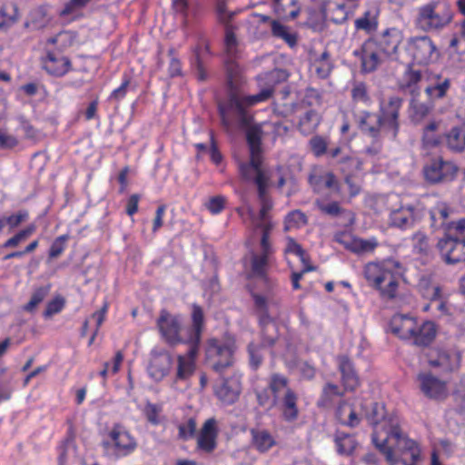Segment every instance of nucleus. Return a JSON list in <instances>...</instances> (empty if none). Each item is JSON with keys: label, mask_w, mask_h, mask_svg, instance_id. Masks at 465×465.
<instances>
[{"label": "nucleus", "mask_w": 465, "mask_h": 465, "mask_svg": "<svg viewBox=\"0 0 465 465\" xmlns=\"http://www.w3.org/2000/svg\"><path fill=\"white\" fill-rule=\"evenodd\" d=\"M372 442L385 456L389 465H419L421 460V448L419 442L401 432L399 426L392 427L384 438L374 431Z\"/></svg>", "instance_id": "nucleus-1"}, {"label": "nucleus", "mask_w": 465, "mask_h": 465, "mask_svg": "<svg viewBox=\"0 0 465 465\" xmlns=\"http://www.w3.org/2000/svg\"><path fill=\"white\" fill-rule=\"evenodd\" d=\"M363 273L369 286L378 291L381 299L391 301L397 297L401 274L399 262L389 259L380 262H368Z\"/></svg>", "instance_id": "nucleus-2"}, {"label": "nucleus", "mask_w": 465, "mask_h": 465, "mask_svg": "<svg viewBox=\"0 0 465 465\" xmlns=\"http://www.w3.org/2000/svg\"><path fill=\"white\" fill-rule=\"evenodd\" d=\"M192 318L193 327L186 338L180 334L182 331V318L180 315H173L166 311H162L157 325L163 338L170 344L179 342L199 343L203 322V312L200 306L193 305Z\"/></svg>", "instance_id": "nucleus-3"}, {"label": "nucleus", "mask_w": 465, "mask_h": 465, "mask_svg": "<svg viewBox=\"0 0 465 465\" xmlns=\"http://www.w3.org/2000/svg\"><path fill=\"white\" fill-rule=\"evenodd\" d=\"M273 92V86L269 85L261 90L260 93L252 95L240 96L236 94H231L227 105H219L223 124L229 127L232 124L230 116H233L240 125H249L252 116L248 114L247 108L269 100L272 96Z\"/></svg>", "instance_id": "nucleus-4"}, {"label": "nucleus", "mask_w": 465, "mask_h": 465, "mask_svg": "<svg viewBox=\"0 0 465 465\" xmlns=\"http://www.w3.org/2000/svg\"><path fill=\"white\" fill-rule=\"evenodd\" d=\"M268 388L273 396V401L279 402L282 420L286 422L297 420L300 415L299 395L290 387L289 378L282 373L273 372L269 376Z\"/></svg>", "instance_id": "nucleus-5"}, {"label": "nucleus", "mask_w": 465, "mask_h": 465, "mask_svg": "<svg viewBox=\"0 0 465 465\" xmlns=\"http://www.w3.org/2000/svg\"><path fill=\"white\" fill-rule=\"evenodd\" d=\"M453 13L446 0H431L416 10L415 26L422 32H439L450 24Z\"/></svg>", "instance_id": "nucleus-6"}, {"label": "nucleus", "mask_w": 465, "mask_h": 465, "mask_svg": "<svg viewBox=\"0 0 465 465\" xmlns=\"http://www.w3.org/2000/svg\"><path fill=\"white\" fill-rule=\"evenodd\" d=\"M441 259L448 264L465 262V220L451 223L437 242Z\"/></svg>", "instance_id": "nucleus-7"}, {"label": "nucleus", "mask_w": 465, "mask_h": 465, "mask_svg": "<svg viewBox=\"0 0 465 465\" xmlns=\"http://www.w3.org/2000/svg\"><path fill=\"white\" fill-rule=\"evenodd\" d=\"M247 289L253 300L255 312L258 316L262 339L260 344L264 348H272L279 338V328L269 313L268 300L255 291L252 282L248 283Z\"/></svg>", "instance_id": "nucleus-8"}, {"label": "nucleus", "mask_w": 465, "mask_h": 465, "mask_svg": "<svg viewBox=\"0 0 465 465\" xmlns=\"http://www.w3.org/2000/svg\"><path fill=\"white\" fill-rule=\"evenodd\" d=\"M356 124L360 132L372 140V144L365 149L366 153L377 155L381 150V139L387 137L378 114L366 110L361 111L356 116Z\"/></svg>", "instance_id": "nucleus-9"}, {"label": "nucleus", "mask_w": 465, "mask_h": 465, "mask_svg": "<svg viewBox=\"0 0 465 465\" xmlns=\"http://www.w3.org/2000/svg\"><path fill=\"white\" fill-rule=\"evenodd\" d=\"M219 375L212 386L213 395L223 405L231 406L238 401L242 394V374L233 372L228 377L223 376V373Z\"/></svg>", "instance_id": "nucleus-10"}, {"label": "nucleus", "mask_w": 465, "mask_h": 465, "mask_svg": "<svg viewBox=\"0 0 465 465\" xmlns=\"http://www.w3.org/2000/svg\"><path fill=\"white\" fill-rule=\"evenodd\" d=\"M234 351V341L219 343L215 339H212L208 341L205 361L216 373L223 374L227 368L232 366Z\"/></svg>", "instance_id": "nucleus-11"}, {"label": "nucleus", "mask_w": 465, "mask_h": 465, "mask_svg": "<svg viewBox=\"0 0 465 465\" xmlns=\"http://www.w3.org/2000/svg\"><path fill=\"white\" fill-rule=\"evenodd\" d=\"M403 104V99L392 95L387 101L380 103L377 114L385 129V135L390 139H395L400 130V111Z\"/></svg>", "instance_id": "nucleus-12"}, {"label": "nucleus", "mask_w": 465, "mask_h": 465, "mask_svg": "<svg viewBox=\"0 0 465 465\" xmlns=\"http://www.w3.org/2000/svg\"><path fill=\"white\" fill-rule=\"evenodd\" d=\"M407 51L418 64H430L439 57L437 46L428 35L411 37L407 43Z\"/></svg>", "instance_id": "nucleus-13"}, {"label": "nucleus", "mask_w": 465, "mask_h": 465, "mask_svg": "<svg viewBox=\"0 0 465 465\" xmlns=\"http://www.w3.org/2000/svg\"><path fill=\"white\" fill-rule=\"evenodd\" d=\"M352 54L361 62V70L364 74L376 71L380 64L387 59L377 47L376 42L370 37L359 48L355 49Z\"/></svg>", "instance_id": "nucleus-14"}, {"label": "nucleus", "mask_w": 465, "mask_h": 465, "mask_svg": "<svg viewBox=\"0 0 465 465\" xmlns=\"http://www.w3.org/2000/svg\"><path fill=\"white\" fill-rule=\"evenodd\" d=\"M105 445L112 448L117 456L123 457L136 449V440L122 425H114L108 432Z\"/></svg>", "instance_id": "nucleus-15"}, {"label": "nucleus", "mask_w": 465, "mask_h": 465, "mask_svg": "<svg viewBox=\"0 0 465 465\" xmlns=\"http://www.w3.org/2000/svg\"><path fill=\"white\" fill-rule=\"evenodd\" d=\"M424 215L421 203L401 205L390 213V225L401 230H407L414 226Z\"/></svg>", "instance_id": "nucleus-16"}, {"label": "nucleus", "mask_w": 465, "mask_h": 465, "mask_svg": "<svg viewBox=\"0 0 465 465\" xmlns=\"http://www.w3.org/2000/svg\"><path fill=\"white\" fill-rule=\"evenodd\" d=\"M458 172L457 166L441 157L432 159L423 168L425 179L430 183L449 182L455 178Z\"/></svg>", "instance_id": "nucleus-17"}, {"label": "nucleus", "mask_w": 465, "mask_h": 465, "mask_svg": "<svg viewBox=\"0 0 465 465\" xmlns=\"http://www.w3.org/2000/svg\"><path fill=\"white\" fill-rule=\"evenodd\" d=\"M273 257L253 252L250 258V268L247 272V280H259L267 290L273 288L274 282L269 276Z\"/></svg>", "instance_id": "nucleus-18"}, {"label": "nucleus", "mask_w": 465, "mask_h": 465, "mask_svg": "<svg viewBox=\"0 0 465 465\" xmlns=\"http://www.w3.org/2000/svg\"><path fill=\"white\" fill-rule=\"evenodd\" d=\"M262 157L250 155L248 163L239 164V172L242 180L253 182L257 192L262 194L263 187H268L269 177L262 169Z\"/></svg>", "instance_id": "nucleus-19"}, {"label": "nucleus", "mask_w": 465, "mask_h": 465, "mask_svg": "<svg viewBox=\"0 0 465 465\" xmlns=\"http://www.w3.org/2000/svg\"><path fill=\"white\" fill-rule=\"evenodd\" d=\"M333 239L346 250L358 255L372 252L379 245L377 239L374 237L362 239L348 232H338L334 234Z\"/></svg>", "instance_id": "nucleus-20"}, {"label": "nucleus", "mask_w": 465, "mask_h": 465, "mask_svg": "<svg viewBox=\"0 0 465 465\" xmlns=\"http://www.w3.org/2000/svg\"><path fill=\"white\" fill-rule=\"evenodd\" d=\"M422 78V72L415 69L412 64H408L402 74L397 78V88L403 94L417 98L420 94Z\"/></svg>", "instance_id": "nucleus-21"}, {"label": "nucleus", "mask_w": 465, "mask_h": 465, "mask_svg": "<svg viewBox=\"0 0 465 465\" xmlns=\"http://www.w3.org/2000/svg\"><path fill=\"white\" fill-rule=\"evenodd\" d=\"M370 38L376 42L377 47L388 59L397 54L399 46L403 40V34L396 27H390L380 35L370 36Z\"/></svg>", "instance_id": "nucleus-22"}, {"label": "nucleus", "mask_w": 465, "mask_h": 465, "mask_svg": "<svg viewBox=\"0 0 465 465\" xmlns=\"http://www.w3.org/2000/svg\"><path fill=\"white\" fill-rule=\"evenodd\" d=\"M337 363L342 388L346 391H355L360 387L361 381L352 361L347 355H340L337 357Z\"/></svg>", "instance_id": "nucleus-23"}, {"label": "nucleus", "mask_w": 465, "mask_h": 465, "mask_svg": "<svg viewBox=\"0 0 465 465\" xmlns=\"http://www.w3.org/2000/svg\"><path fill=\"white\" fill-rule=\"evenodd\" d=\"M417 318L410 314H394L389 323L392 334L401 340L411 341L417 329Z\"/></svg>", "instance_id": "nucleus-24"}, {"label": "nucleus", "mask_w": 465, "mask_h": 465, "mask_svg": "<svg viewBox=\"0 0 465 465\" xmlns=\"http://www.w3.org/2000/svg\"><path fill=\"white\" fill-rule=\"evenodd\" d=\"M341 171L345 174L344 182L348 186L350 198L357 196L361 193V184L349 173L351 168L361 170V162L353 156L344 155L338 160Z\"/></svg>", "instance_id": "nucleus-25"}, {"label": "nucleus", "mask_w": 465, "mask_h": 465, "mask_svg": "<svg viewBox=\"0 0 465 465\" xmlns=\"http://www.w3.org/2000/svg\"><path fill=\"white\" fill-rule=\"evenodd\" d=\"M418 380L420 390L426 397L440 400L447 395L446 384L430 373H420L418 375Z\"/></svg>", "instance_id": "nucleus-26"}, {"label": "nucleus", "mask_w": 465, "mask_h": 465, "mask_svg": "<svg viewBox=\"0 0 465 465\" xmlns=\"http://www.w3.org/2000/svg\"><path fill=\"white\" fill-rule=\"evenodd\" d=\"M308 183L315 193H320L324 189L340 191L339 182L331 172L313 171L308 176Z\"/></svg>", "instance_id": "nucleus-27"}, {"label": "nucleus", "mask_w": 465, "mask_h": 465, "mask_svg": "<svg viewBox=\"0 0 465 465\" xmlns=\"http://www.w3.org/2000/svg\"><path fill=\"white\" fill-rule=\"evenodd\" d=\"M320 11L335 25H342L349 18V11L345 3H333L331 0H323L320 5Z\"/></svg>", "instance_id": "nucleus-28"}, {"label": "nucleus", "mask_w": 465, "mask_h": 465, "mask_svg": "<svg viewBox=\"0 0 465 465\" xmlns=\"http://www.w3.org/2000/svg\"><path fill=\"white\" fill-rule=\"evenodd\" d=\"M440 122L430 121L422 129L420 139L421 148L431 151L439 148L444 143V136L439 133Z\"/></svg>", "instance_id": "nucleus-29"}, {"label": "nucleus", "mask_w": 465, "mask_h": 465, "mask_svg": "<svg viewBox=\"0 0 465 465\" xmlns=\"http://www.w3.org/2000/svg\"><path fill=\"white\" fill-rule=\"evenodd\" d=\"M334 415L340 424L350 428L357 427L361 420V417L356 412L353 405L345 400L339 401Z\"/></svg>", "instance_id": "nucleus-30"}, {"label": "nucleus", "mask_w": 465, "mask_h": 465, "mask_svg": "<svg viewBox=\"0 0 465 465\" xmlns=\"http://www.w3.org/2000/svg\"><path fill=\"white\" fill-rule=\"evenodd\" d=\"M171 358L167 353L153 352L148 366V374L155 381H160L167 374Z\"/></svg>", "instance_id": "nucleus-31"}, {"label": "nucleus", "mask_w": 465, "mask_h": 465, "mask_svg": "<svg viewBox=\"0 0 465 465\" xmlns=\"http://www.w3.org/2000/svg\"><path fill=\"white\" fill-rule=\"evenodd\" d=\"M379 28V10L371 8L365 10L361 16L354 20V29L372 35Z\"/></svg>", "instance_id": "nucleus-32"}, {"label": "nucleus", "mask_w": 465, "mask_h": 465, "mask_svg": "<svg viewBox=\"0 0 465 465\" xmlns=\"http://www.w3.org/2000/svg\"><path fill=\"white\" fill-rule=\"evenodd\" d=\"M437 335V325L431 321H425L421 324L417 322V329L411 341L420 347H427L433 342Z\"/></svg>", "instance_id": "nucleus-33"}, {"label": "nucleus", "mask_w": 465, "mask_h": 465, "mask_svg": "<svg viewBox=\"0 0 465 465\" xmlns=\"http://www.w3.org/2000/svg\"><path fill=\"white\" fill-rule=\"evenodd\" d=\"M43 67L49 74L60 77L70 71L71 62L66 56H57L48 53L43 61Z\"/></svg>", "instance_id": "nucleus-34"}, {"label": "nucleus", "mask_w": 465, "mask_h": 465, "mask_svg": "<svg viewBox=\"0 0 465 465\" xmlns=\"http://www.w3.org/2000/svg\"><path fill=\"white\" fill-rule=\"evenodd\" d=\"M460 353L457 351H449L446 350H438L436 358L430 355L429 360L432 367H440L445 371H453L460 366Z\"/></svg>", "instance_id": "nucleus-35"}, {"label": "nucleus", "mask_w": 465, "mask_h": 465, "mask_svg": "<svg viewBox=\"0 0 465 465\" xmlns=\"http://www.w3.org/2000/svg\"><path fill=\"white\" fill-rule=\"evenodd\" d=\"M346 391L341 389L337 384L327 382L323 385L317 406L322 409L333 407L336 399H342Z\"/></svg>", "instance_id": "nucleus-36"}, {"label": "nucleus", "mask_w": 465, "mask_h": 465, "mask_svg": "<svg viewBox=\"0 0 465 465\" xmlns=\"http://www.w3.org/2000/svg\"><path fill=\"white\" fill-rule=\"evenodd\" d=\"M433 81L425 88V94L430 101L444 98L450 89L451 80L438 74L433 76Z\"/></svg>", "instance_id": "nucleus-37"}, {"label": "nucleus", "mask_w": 465, "mask_h": 465, "mask_svg": "<svg viewBox=\"0 0 465 465\" xmlns=\"http://www.w3.org/2000/svg\"><path fill=\"white\" fill-rule=\"evenodd\" d=\"M252 444L260 453L269 451L276 445V440L267 430L251 429Z\"/></svg>", "instance_id": "nucleus-38"}, {"label": "nucleus", "mask_w": 465, "mask_h": 465, "mask_svg": "<svg viewBox=\"0 0 465 465\" xmlns=\"http://www.w3.org/2000/svg\"><path fill=\"white\" fill-rule=\"evenodd\" d=\"M444 142L452 152L461 153L465 150V129L461 126L452 127L445 135Z\"/></svg>", "instance_id": "nucleus-39"}, {"label": "nucleus", "mask_w": 465, "mask_h": 465, "mask_svg": "<svg viewBox=\"0 0 465 465\" xmlns=\"http://www.w3.org/2000/svg\"><path fill=\"white\" fill-rule=\"evenodd\" d=\"M272 35L285 42L290 47H294L298 42V35L292 32L287 25L278 20L271 21Z\"/></svg>", "instance_id": "nucleus-40"}, {"label": "nucleus", "mask_w": 465, "mask_h": 465, "mask_svg": "<svg viewBox=\"0 0 465 465\" xmlns=\"http://www.w3.org/2000/svg\"><path fill=\"white\" fill-rule=\"evenodd\" d=\"M450 213L451 209L447 203H436V204L429 211L430 217V226L435 229L443 227Z\"/></svg>", "instance_id": "nucleus-41"}, {"label": "nucleus", "mask_w": 465, "mask_h": 465, "mask_svg": "<svg viewBox=\"0 0 465 465\" xmlns=\"http://www.w3.org/2000/svg\"><path fill=\"white\" fill-rule=\"evenodd\" d=\"M192 348L186 355L179 356L178 358V371L177 376L179 379H185L191 375L194 369V357L197 353L198 343H191Z\"/></svg>", "instance_id": "nucleus-42"}, {"label": "nucleus", "mask_w": 465, "mask_h": 465, "mask_svg": "<svg viewBox=\"0 0 465 465\" xmlns=\"http://www.w3.org/2000/svg\"><path fill=\"white\" fill-rule=\"evenodd\" d=\"M311 67L317 77L321 79L329 77L333 68L330 53L328 51L322 52L320 56L312 62Z\"/></svg>", "instance_id": "nucleus-43"}, {"label": "nucleus", "mask_w": 465, "mask_h": 465, "mask_svg": "<svg viewBox=\"0 0 465 465\" xmlns=\"http://www.w3.org/2000/svg\"><path fill=\"white\" fill-rule=\"evenodd\" d=\"M334 442L337 452L340 455L345 456L351 455L358 446V442L353 435L340 431L336 432L334 436Z\"/></svg>", "instance_id": "nucleus-44"}, {"label": "nucleus", "mask_w": 465, "mask_h": 465, "mask_svg": "<svg viewBox=\"0 0 465 465\" xmlns=\"http://www.w3.org/2000/svg\"><path fill=\"white\" fill-rule=\"evenodd\" d=\"M314 204L322 214L331 218L341 216L347 212L338 201H328L326 197L316 199Z\"/></svg>", "instance_id": "nucleus-45"}, {"label": "nucleus", "mask_w": 465, "mask_h": 465, "mask_svg": "<svg viewBox=\"0 0 465 465\" xmlns=\"http://www.w3.org/2000/svg\"><path fill=\"white\" fill-rule=\"evenodd\" d=\"M262 134L259 126H252L246 132V141L250 150V155L262 157Z\"/></svg>", "instance_id": "nucleus-46"}, {"label": "nucleus", "mask_w": 465, "mask_h": 465, "mask_svg": "<svg viewBox=\"0 0 465 465\" xmlns=\"http://www.w3.org/2000/svg\"><path fill=\"white\" fill-rule=\"evenodd\" d=\"M420 291L422 296L429 300L430 302L423 306V312H429L434 304L439 301L441 295V288L438 285L431 284L429 281H423L420 284Z\"/></svg>", "instance_id": "nucleus-47"}, {"label": "nucleus", "mask_w": 465, "mask_h": 465, "mask_svg": "<svg viewBox=\"0 0 465 465\" xmlns=\"http://www.w3.org/2000/svg\"><path fill=\"white\" fill-rule=\"evenodd\" d=\"M318 115L315 110L310 109L306 111L300 118L298 123V129L303 134L312 133L318 126Z\"/></svg>", "instance_id": "nucleus-48"}, {"label": "nucleus", "mask_w": 465, "mask_h": 465, "mask_svg": "<svg viewBox=\"0 0 465 465\" xmlns=\"http://www.w3.org/2000/svg\"><path fill=\"white\" fill-rule=\"evenodd\" d=\"M217 422L214 418L205 420V452H212L216 448L218 436Z\"/></svg>", "instance_id": "nucleus-49"}, {"label": "nucleus", "mask_w": 465, "mask_h": 465, "mask_svg": "<svg viewBox=\"0 0 465 465\" xmlns=\"http://www.w3.org/2000/svg\"><path fill=\"white\" fill-rule=\"evenodd\" d=\"M238 41L233 32L232 25H225L224 48L229 60L232 61L238 57Z\"/></svg>", "instance_id": "nucleus-50"}, {"label": "nucleus", "mask_w": 465, "mask_h": 465, "mask_svg": "<svg viewBox=\"0 0 465 465\" xmlns=\"http://www.w3.org/2000/svg\"><path fill=\"white\" fill-rule=\"evenodd\" d=\"M92 0H69L60 11V16L74 19Z\"/></svg>", "instance_id": "nucleus-51"}, {"label": "nucleus", "mask_w": 465, "mask_h": 465, "mask_svg": "<svg viewBox=\"0 0 465 465\" xmlns=\"http://www.w3.org/2000/svg\"><path fill=\"white\" fill-rule=\"evenodd\" d=\"M308 218L304 213L300 210L290 212L284 218V232H289L294 228H301L306 225Z\"/></svg>", "instance_id": "nucleus-52"}, {"label": "nucleus", "mask_w": 465, "mask_h": 465, "mask_svg": "<svg viewBox=\"0 0 465 465\" xmlns=\"http://www.w3.org/2000/svg\"><path fill=\"white\" fill-rule=\"evenodd\" d=\"M411 118L413 121H420L427 117L433 109L431 103L419 102L417 98L411 97Z\"/></svg>", "instance_id": "nucleus-53"}, {"label": "nucleus", "mask_w": 465, "mask_h": 465, "mask_svg": "<svg viewBox=\"0 0 465 465\" xmlns=\"http://www.w3.org/2000/svg\"><path fill=\"white\" fill-rule=\"evenodd\" d=\"M351 95L353 103H362L366 105L371 104V103L367 84L363 82L354 83L351 90Z\"/></svg>", "instance_id": "nucleus-54"}, {"label": "nucleus", "mask_w": 465, "mask_h": 465, "mask_svg": "<svg viewBox=\"0 0 465 465\" xmlns=\"http://www.w3.org/2000/svg\"><path fill=\"white\" fill-rule=\"evenodd\" d=\"M76 40V35L72 31H63L57 34L55 36L48 39V44L56 45L61 50H64L71 45Z\"/></svg>", "instance_id": "nucleus-55"}, {"label": "nucleus", "mask_w": 465, "mask_h": 465, "mask_svg": "<svg viewBox=\"0 0 465 465\" xmlns=\"http://www.w3.org/2000/svg\"><path fill=\"white\" fill-rule=\"evenodd\" d=\"M322 102V93L316 88L307 87L304 90L303 96L301 100V105L305 107H313L321 105Z\"/></svg>", "instance_id": "nucleus-56"}, {"label": "nucleus", "mask_w": 465, "mask_h": 465, "mask_svg": "<svg viewBox=\"0 0 465 465\" xmlns=\"http://www.w3.org/2000/svg\"><path fill=\"white\" fill-rule=\"evenodd\" d=\"M263 347L261 344H255L253 342L249 343L247 351L249 354V363L253 371H257L262 363L263 356L262 354V349Z\"/></svg>", "instance_id": "nucleus-57"}, {"label": "nucleus", "mask_w": 465, "mask_h": 465, "mask_svg": "<svg viewBox=\"0 0 465 465\" xmlns=\"http://www.w3.org/2000/svg\"><path fill=\"white\" fill-rule=\"evenodd\" d=\"M413 251L416 253L426 255L430 251L429 238L421 232H415L412 237Z\"/></svg>", "instance_id": "nucleus-58"}, {"label": "nucleus", "mask_w": 465, "mask_h": 465, "mask_svg": "<svg viewBox=\"0 0 465 465\" xmlns=\"http://www.w3.org/2000/svg\"><path fill=\"white\" fill-rule=\"evenodd\" d=\"M310 148L316 157H321L327 153L328 142L321 135H315L309 142Z\"/></svg>", "instance_id": "nucleus-59"}, {"label": "nucleus", "mask_w": 465, "mask_h": 465, "mask_svg": "<svg viewBox=\"0 0 465 465\" xmlns=\"http://www.w3.org/2000/svg\"><path fill=\"white\" fill-rule=\"evenodd\" d=\"M48 292V287H40L36 289L32 294L30 301L25 305V310L27 312H33L37 307V305L45 300Z\"/></svg>", "instance_id": "nucleus-60"}, {"label": "nucleus", "mask_w": 465, "mask_h": 465, "mask_svg": "<svg viewBox=\"0 0 465 465\" xmlns=\"http://www.w3.org/2000/svg\"><path fill=\"white\" fill-rule=\"evenodd\" d=\"M143 412L150 423L153 425L160 423V414L162 412L161 405L147 402L143 410Z\"/></svg>", "instance_id": "nucleus-61"}, {"label": "nucleus", "mask_w": 465, "mask_h": 465, "mask_svg": "<svg viewBox=\"0 0 465 465\" xmlns=\"http://www.w3.org/2000/svg\"><path fill=\"white\" fill-rule=\"evenodd\" d=\"M384 417V407L378 402L372 404L371 412L366 415L369 423L374 427H377L383 420Z\"/></svg>", "instance_id": "nucleus-62"}, {"label": "nucleus", "mask_w": 465, "mask_h": 465, "mask_svg": "<svg viewBox=\"0 0 465 465\" xmlns=\"http://www.w3.org/2000/svg\"><path fill=\"white\" fill-rule=\"evenodd\" d=\"M271 394L272 393L268 387L261 391H257L255 392V395L258 404L263 408L268 407L269 409H271L274 406H277L279 408V402H274L273 396H271Z\"/></svg>", "instance_id": "nucleus-63"}, {"label": "nucleus", "mask_w": 465, "mask_h": 465, "mask_svg": "<svg viewBox=\"0 0 465 465\" xmlns=\"http://www.w3.org/2000/svg\"><path fill=\"white\" fill-rule=\"evenodd\" d=\"M267 188L268 187H263L262 194H261V193H258V197L262 205L259 212V218L261 221L269 219L268 213L272 207V201L267 195Z\"/></svg>", "instance_id": "nucleus-64"}]
</instances>
